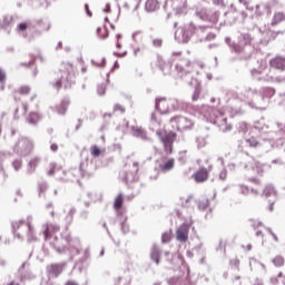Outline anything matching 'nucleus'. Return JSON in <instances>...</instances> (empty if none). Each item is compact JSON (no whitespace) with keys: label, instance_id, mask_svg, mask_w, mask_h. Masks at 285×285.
Returning a JSON list of instances; mask_svg holds the SVG:
<instances>
[{"label":"nucleus","instance_id":"nucleus-1","mask_svg":"<svg viewBox=\"0 0 285 285\" xmlns=\"http://www.w3.org/2000/svg\"><path fill=\"white\" fill-rule=\"evenodd\" d=\"M50 246L58 255H68L69 259H75L77 264H83L90 257V252L81 248L79 237L68 232L61 233L60 237L55 236Z\"/></svg>","mask_w":285,"mask_h":285},{"label":"nucleus","instance_id":"nucleus-2","mask_svg":"<svg viewBox=\"0 0 285 285\" xmlns=\"http://www.w3.org/2000/svg\"><path fill=\"white\" fill-rule=\"evenodd\" d=\"M275 92V88L273 87H262L259 90L248 87L243 91V97L250 108L266 110V107H264L267 104L266 99H273Z\"/></svg>","mask_w":285,"mask_h":285},{"label":"nucleus","instance_id":"nucleus-3","mask_svg":"<svg viewBox=\"0 0 285 285\" xmlns=\"http://www.w3.org/2000/svg\"><path fill=\"white\" fill-rule=\"evenodd\" d=\"M197 68H205L204 62H193L187 58H180L175 63L174 72L178 79L188 83V81L193 80L195 75H199V70H197Z\"/></svg>","mask_w":285,"mask_h":285},{"label":"nucleus","instance_id":"nucleus-4","mask_svg":"<svg viewBox=\"0 0 285 285\" xmlns=\"http://www.w3.org/2000/svg\"><path fill=\"white\" fill-rule=\"evenodd\" d=\"M11 227L13 237L20 242H23L26 237L29 244H31V242H37V234L35 233V227L32 226L31 216L27 217V219L11 222Z\"/></svg>","mask_w":285,"mask_h":285},{"label":"nucleus","instance_id":"nucleus-5","mask_svg":"<svg viewBox=\"0 0 285 285\" xmlns=\"http://www.w3.org/2000/svg\"><path fill=\"white\" fill-rule=\"evenodd\" d=\"M203 110L206 111L205 117H208L209 121L217 126L220 132H230L233 130V125L228 124V118L224 110L215 106H203Z\"/></svg>","mask_w":285,"mask_h":285},{"label":"nucleus","instance_id":"nucleus-6","mask_svg":"<svg viewBox=\"0 0 285 285\" xmlns=\"http://www.w3.org/2000/svg\"><path fill=\"white\" fill-rule=\"evenodd\" d=\"M38 26H43V19L20 22L16 27V32L19 37H22V39L35 41V39H39V37L43 35V31L37 28Z\"/></svg>","mask_w":285,"mask_h":285},{"label":"nucleus","instance_id":"nucleus-7","mask_svg":"<svg viewBox=\"0 0 285 285\" xmlns=\"http://www.w3.org/2000/svg\"><path fill=\"white\" fill-rule=\"evenodd\" d=\"M161 121H159V119H157V114L153 112L151 114V118H150V130H153V132L156 131V135L159 137L161 144L164 145V149L166 155H170V153H173V144H175V139L177 137V134L175 131H169V132H164L161 130H159V126H160Z\"/></svg>","mask_w":285,"mask_h":285},{"label":"nucleus","instance_id":"nucleus-8","mask_svg":"<svg viewBox=\"0 0 285 285\" xmlns=\"http://www.w3.org/2000/svg\"><path fill=\"white\" fill-rule=\"evenodd\" d=\"M208 32V27L206 26H199L196 27L193 24V22L185 24L183 29L175 32V39L178 41V43H188L190 41V37L193 35H196L198 37L199 41H204L206 35Z\"/></svg>","mask_w":285,"mask_h":285},{"label":"nucleus","instance_id":"nucleus-9","mask_svg":"<svg viewBox=\"0 0 285 285\" xmlns=\"http://www.w3.org/2000/svg\"><path fill=\"white\" fill-rule=\"evenodd\" d=\"M225 43L235 52L236 55H245V59H248L250 57V50H253V47L250 43H253V36L250 33H240L238 36V43L233 41L230 37L225 38Z\"/></svg>","mask_w":285,"mask_h":285},{"label":"nucleus","instance_id":"nucleus-10","mask_svg":"<svg viewBox=\"0 0 285 285\" xmlns=\"http://www.w3.org/2000/svg\"><path fill=\"white\" fill-rule=\"evenodd\" d=\"M72 83H75V72H72V66L67 65L59 70V76L56 81L51 82V86L56 90L62 87L68 90V88H72Z\"/></svg>","mask_w":285,"mask_h":285},{"label":"nucleus","instance_id":"nucleus-11","mask_svg":"<svg viewBox=\"0 0 285 285\" xmlns=\"http://www.w3.org/2000/svg\"><path fill=\"white\" fill-rule=\"evenodd\" d=\"M95 173V167H92V161H89L86 159L85 161L80 163L79 167L71 168L69 171H67L68 176H71L73 178H69L70 181H78L81 179V177H92Z\"/></svg>","mask_w":285,"mask_h":285},{"label":"nucleus","instance_id":"nucleus-12","mask_svg":"<svg viewBox=\"0 0 285 285\" xmlns=\"http://www.w3.org/2000/svg\"><path fill=\"white\" fill-rule=\"evenodd\" d=\"M32 150H35V142L30 138L23 136L18 138L13 146V153L19 157H29V155H32Z\"/></svg>","mask_w":285,"mask_h":285},{"label":"nucleus","instance_id":"nucleus-13","mask_svg":"<svg viewBox=\"0 0 285 285\" xmlns=\"http://www.w3.org/2000/svg\"><path fill=\"white\" fill-rule=\"evenodd\" d=\"M257 30L261 33V46H268L271 41H275V39H277L278 37H285V30L274 31L271 29H265L262 31L259 27H257Z\"/></svg>","mask_w":285,"mask_h":285},{"label":"nucleus","instance_id":"nucleus-14","mask_svg":"<svg viewBox=\"0 0 285 285\" xmlns=\"http://www.w3.org/2000/svg\"><path fill=\"white\" fill-rule=\"evenodd\" d=\"M19 21V16L17 14H6L0 19V32L10 36L12 32V27Z\"/></svg>","mask_w":285,"mask_h":285},{"label":"nucleus","instance_id":"nucleus-15","mask_svg":"<svg viewBox=\"0 0 285 285\" xmlns=\"http://www.w3.org/2000/svg\"><path fill=\"white\" fill-rule=\"evenodd\" d=\"M196 14L202 21H207L208 23H217L219 21V11L213 9L203 8L197 10Z\"/></svg>","mask_w":285,"mask_h":285},{"label":"nucleus","instance_id":"nucleus-16","mask_svg":"<svg viewBox=\"0 0 285 285\" xmlns=\"http://www.w3.org/2000/svg\"><path fill=\"white\" fill-rule=\"evenodd\" d=\"M184 264V259L179 254H174L170 252H165V266L169 271H175V268H178V266H181Z\"/></svg>","mask_w":285,"mask_h":285},{"label":"nucleus","instance_id":"nucleus-17","mask_svg":"<svg viewBox=\"0 0 285 285\" xmlns=\"http://www.w3.org/2000/svg\"><path fill=\"white\" fill-rule=\"evenodd\" d=\"M126 167L131 168L129 171H125L124 181L125 184H135L137 181V173H139V163L134 161L131 165L126 164Z\"/></svg>","mask_w":285,"mask_h":285},{"label":"nucleus","instance_id":"nucleus-18","mask_svg":"<svg viewBox=\"0 0 285 285\" xmlns=\"http://www.w3.org/2000/svg\"><path fill=\"white\" fill-rule=\"evenodd\" d=\"M171 121L177 125L178 130H188L193 128V120L184 116L171 118Z\"/></svg>","mask_w":285,"mask_h":285},{"label":"nucleus","instance_id":"nucleus-19","mask_svg":"<svg viewBox=\"0 0 285 285\" xmlns=\"http://www.w3.org/2000/svg\"><path fill=\"white\" fill-rule=\"evenodd\" d=\"M188 233H190V225L184 223L176 230L177 242H181L183 244L188 242Z\"/></svg>","mask_w":285,"mask_h":285},{"label":"nucleus","instance_id":"nucleus-20","mask_svg":"<svg viewBox=\"0 0 285 285\" xmlns=\"http://www.w3.org/2000/svg\"><path fill=\"white\" fill-rule=\"evenodd\" d=\"M158 168L160 173H170V170L175 168V158H160V160H158Z\"/></svg>","mask_w":285,"mask_h":285},{"label":"nucleus","instance_id":"nucleus-21","mask_svg":"<svg viewBox=\"0 0 285 285\" xmlns=\"http://www.w3.org/2000/svg\"><path fill=\"white\" fill-rule=\"evenodd\" d=\"M18 274L20 275V279H35V274L30 271V263L24 262L18 269Z\"/></svg>","mask_w":285,"mask_h":285},{"label":"nucleus","instance_id":"nucleus-22","mask_svg":"<svg viewBox=\"0 0 285 285\" xmlns=\"http://www.w3.org/2000/svg\"><path fill=\"white\" fill-rule=\"evenodd\" d=\"M168 109L167 111L170 112L173 110H186L188 105L177 98H169L167 102Z\"/></svg>","mask_w":285,"mask_h":285},{"label":"nucleus","instance_id":"nucleus-23","mask_svg":"<svg viewBox=\"0 0 285 285\" xmlns=\"http://www.w3.org/2000/svg\"><path fill=\"white\" fill-rule=\"evenodd\" d=\"M187 86H190L194 88V95L191 97L193 101H197L199 99V96L202 95V82L195 77H191V80L188 81Z\"/></svg>","mask_w":285,"mask_h":285},{"label":"nucleus","instance_id":"nucleus-24","mask_svg":"<svg viewBox=\"0 0 285 285\" xmlns=\"http://www.w3.org/2000/svg\"><path fill=\"white\" fill-rule=\"evenodd\" d=\"M63 268H66L65 263L51 264V265L47 266V273H48L49 277H57L58 275L63 273Z\"/></svg>","mask_w":285,"mask_h":285},{"label":"nucleus","instance_id":"nucleus-25","mask_svg":"<svg viewBox=\"0 0 285 285\" xmlns=\"http://www.w3.org/2000/svg\"><path fill=\"white\" fill-rule=\"evenodd\" d=\"M41 164V157L33 156L30 158L29 163L27 164V175H35L37 173V168Z\"/></svg>","mask_w":285,"mask_h":285},{"label":"nucleus","instance_id":"nucleus-26","mask_svg":"<svg viewBox=\"0 0 285 285\" xmlns=\"http://www.w3.org/2000/svg\"><path fill=\"white\" fill-rule=\"evenodd\" d=\"M271 68H274V70H281L284 72L285 70V57L276 56L275 58L269 60Z\"/></svg>","mask_w":285,"mask_h":285},{"label":"nucleus","instance_id":"nucleus-27","mask_svg":"<svg viewBox=\"0 0 285 285\" xmlns=\"http://www.w3.org/2000/svg\"><path fill=\"white\" fill-rule=\"evenodd\" d=\"M254 14L255 17H264V14H271V3H259L256 4L254 8Z\"/></svg>","mask_w":285,"mask_h":285},{"label":"nucleus","instance_id":"nucleus-28","mask_svg":"<svg viewBox=\"0 0 285 285\" xmlns=\"http://www.w3.org/2000/svg\"><path fill=\"white\" fill-rule=\"evenodd\" d=\"M117 219L120 223V230L122 235H128L130 233V226L126 224V222L128 220V216H126L124 213L118 212Z\"/></svg>","mask_w":285,"mask_h":285},{"label":"nucleus","instance_id":"nucleus-29","mask_svg":"<svg viewBox=\"0 0 285 285\" xmlns=\"http://www.w3.org/2000/svg\"><path fill=\"white\" fill-rule=\"evenodd\" d=\"M41 119H43V116L37 111H31L26 117V121L29 126H38Z\"/></svg>","mask_w":285,"mask_h":285},{"label":"nucleus","instance_id":"nucleus-30","mask_svg":"<svg viewBox=\"0 0 285 285\" xmlns=\"http://www.w3.org/2000/svg\"><path fill=\"white\" fill-rule=\"evenodd\" d=\"M193 179L196 181V184H204L208 179V169L200 168L198 169L194 175Z\"/></svg>","mask_w":285,"mask_h":285},{"label":"nucleus","instance_id":"nucleus-31","mask_svg":"<svg viewBox=\"0 0 285 285\" xmlns=\"http://www.w3.org/2000/svg\"><path fill=\"white\" fill-rule=\"evenodd\" d=\"M27 4L30 6V8H33L35 10L39 8H43L45 10L50 8V1L48 0H24Z\"/></svg>","mask_w":285,"mask_h":285},{"label":"nucleus","instance_id":"nucleus-32","mask_svg":"<svg viewBox=\"0 0 285 285\" xmlns=\"http://www.w3.org/2000/svg\"><path fill=\"white\" fill-rule=\"evenodd\" d=\"M69 106H70V98L65 97V98H62L60 104L56 106V112L58 115H66V112L68 111Z\"/></svg>","mask_w":285,"mask_h":285},{"label":"nucleus","instance_id":"nucleus-33","mask_svg":"<svg viewBox=\"0 0 285 285\" xmlns=\"http://www.w3.org/2000/svg\"><path fill=\"white\" fill-rule=\"evenodd\" d=\"M249 168L256 175H264V165L262 163L257 161V160H253L252 167H248L247 164L244 165V170H248Z\"/></svg>","mask_w":285,"mask_h":285},{"label":"nucleus","instance_id":"nucleus-34","mask_svg":"<svg viewBox=\"0 0 285 285\" xmlns=\"http://www.w3.org/2000/svg\"><path fill=\"white\" fill-rule=\"evenodd\" d=\"M43 232H42V235H43V238H45V242H48V239H50V228H51V230H52V233H59V225H57V224H52V225H50V224H45L43 225Z\"/></svg>","mask_w":285,"mask_h":285},{"label":"nucleus","instance_id":"nucleus-35","mask_svg":"<svg viewBox=\"0 0 285 285\" xmlns=\"http://www.w3.org/2000/svg\"><path fill=\"white\" fill-rule=\"evenodd\" d=\"M150 259L155 262L156 266H159L161 262V249L157 245H154L150 252Z\"/></svg>","mask_w":285,"mask_h":285},{"label":"nucleus","instance_id":"nucleus-36","mask_svg":"<svg viewBox=\"0 0 285 285\" xmlns=\"http://www.w3.org/2000/svg\"><path fill=\"white\" fill-rule=\"evenodd\" d=\"M225 14H240V21H245L248 17V13H246V11L239 10V8H237V6L233 3L229 6V9L227 12H225Z\"/></svg>","mask_w":285,"mask_h":285},{"label":"nucleus","instance_id":"nucleus-37","mask_svg":"<svg viewBox=\"0 0 285 285\" xmlns=\"http://www.w3.org/2000/svg\"><path fill=\"white\" fill-rule=\"evenodd\" d=\"M198 209L203 210V213H206V210L209 213H213V207H210V199L208 198H203L200 200H198Z\"/></svg>","mask_w":285,"mask_h":285},{"label":"nucleus","instance_id":"nucleus-38","mask_svg":"<svg viewBox=\"0 0 285 285\" xmlns=\"http://www.w3.org/2000/svg\"><path fill=\"white\" fill-rule=\"evenodd\" d=\"M131 135L134 137H137L138 139H142V140L148 139V137L146 136V130H144V128L141 127L131 126Z\"/></svg>","mask_w":285,"mask_h":285},{"label":"nucleus","instance_id":"nucleus-39","mask_svg":"<svg viewBox=\"0 0 285 285\" xmlns=\"http://www.w3.org/2000/svg\"><path fill=\"white\" fill-rule=\"evenodd\" d=\"M224 17L229 26L237 23V21H242V14L239 13H224Z\"/></svg>","mask_w":285,"mask_h":285},{"label":"nucleus","instance_id":"nucleus-40","mask_svg":"<svg viewBox=\"0 0 285 285\" xmlns=\"http://www.w3.org/2000/svg\"><path fill=\"white\" fill-rule=\"evenodd\" d=\"M146 12H156L159 10V1L158 0H147L145 3Z\"/></svg>","mask_w":285,"mask_h":285},{"label":"nucleus","instance_id":"nucleus-41","mask_svg":"<svg viewBox=\"0 0 285 285\" xmlns=\"http://www.w3.org/2000/svg\"><path fill=\"white\" fill-rule=\"evenodd\" d=\"M171 3L173 10L176 11V14H181L184 12V9L181 8V1L180 0H168L165 4V8Z\"/></svg>","mask_w":285,"mask_h":285},{"label":"nucleus","instance_id":"nucleus-42","mask_svg":"<svg viewBox=\"0 0 285 285\" xmlns=\"http://www.w3.org/2000/svg\"><path fill=\"white\" fill-rule=\"evenodd\" d=\"M266 70V66L264 63H261L258 68H253L250 70V75L253 79L259 78V75H264V71Z\"/></svg>","mask_w":285,"mask_h":285},{"label":"nucleus","instance_id":"nucleus-43","mask_svg":"<svg viewBox=\"0 0 285 285\" xmlns=\"http://www.w3.org/2000/svg\"><path fill=\"white\" fill-rule=\"evenodd\" d=\"M282 21H285V11H278L274 13L272 26H277L278 23H282Z\"/></svg>","mask_w":285,"mask_h":285},{"label":"nucleus","instance_id":"nucleus-44","mask_svg":"<svg viewBox=\"0 0 285 285\" xmlns=\"http://www.w3.org/2000/svg\"><path fill=\"white\" fill-rule=\"evenodd\" d=\"M11 166L16 170V173H19V170H21V168H23V159L22 158H14L11 161Z\"/></svg>","mask_w":285,"mask_h":285},{"label":"nucleus","instance_id":"nucleus-45","mask_svg":"<svg viewBox=\"0 0 285 285\" xmlns=\"http://www.w3.org/2000/svg\"><path fill=\"white\" fill-rule=\"evenodd\" d=\"M121 206H124V195L122 194H119L116 199H115V203H114V208L117 210V214L118 213H121L119 212V209L121 208Z\"/></svg>","mask_w":285,"mask_h":285},{"label":"nucleus","instance_id":"nucleus-46","mask_svg":"<svg viewBox=\"0 0 285 285\" xmlns=\"http://www.w3.org/2000/svg\"><path fill=\"white\" fill-rule=\"evenodd\" d=\"M263 195H265V197H273V195H277V191L273 185H267L263 190Z\"/></svg>","mask_w":285,"mask_h":285},{"label":"nucleus","instance_id":"nucleus-47","mask_svg":"<svg viewBox=\"0 0 285 285\" xmlns=\"http://www.w3.org/2000/svg\"><path fill=\"white\" fill-rule=\"evenodd\" d=\"M256 81H263L264 83H274L275 77L267 73V75L259 76L258 78H256Z\"/></svg>","mask_w":285,"mask_h":285},{"label":"nucleus","instance_id":"nucleus-48","mask_svg":"<svg viewBox=\"0 0 285 285\" xmlns=\"http://www.w3.org/2000/svg\"><path fill=\"white\" fill-rule=\"evenodd\" d=\"M238 3H240V6H244V8L246 10H249V12H253V10H255V7H253L252 0H238Z\"/></svg>","mask_w":285,"mask_h":285},{"label":"nucleus","instance_id":"nucleus-49","mask_svg":"<svg viewBox=\"0 0 285 285\" xmlns=\"http://www.w3.org/2000/svg\"><path fill=\"white\" fill-rule=\"evenodd\" d=\"M160 104H166V99L165 98H156V102H155L156 110H158L160 112V115H166V110H163L161 108H159Z\"/></svg>","mask_w":285,"mask_h":285},{"label":"nucleus","instance_id":"nucleus-50","mask_svg":"<svg viewBox=\"0 0 285 285\" xmlns=\"http://www.w3.org/2000/svg\"><path fill=\"white\" fill-rule=\"evenodd\" d=\"M131 39L134 43H141V39H144V36H141V31H136L131 35Z\"/></svg>","mask_w":285,"mask_h":285},{"label":"nucleus","instance_id":"nucleus-51","mask_svg":"<svg viewBox=\"0 0 285 285\" xmlns=\"http://www.w3.org/2000/svg\"><path fill=\"white\" fill-rule=\"evenodd\" d=\"M246 144L249 146V148H257V146H259V141L255 137L246 139Z\"/></svg>","mask_w":285,"mask_h":285},{"label":"nucleus","instance_id":"nucleus-52","mask_svg":"<svg viewBox=\"0 0 285 285\" xmlns=\"http://www.w3.org/2000/svg\"><path fill=\"white\" fill-rule=\"evenodd\" d=\"M57 170H59V166L56 163H51L49 165V170L47 171V175L52 177V175H55V173H57Z\"/></svg>","mask_w":285,"mask_h":285},{"label":"nucleus","instance_id":"nucleus-53","mask_svg":"<svg viewBox=\"0 0 285 285\" xmlns=\"http://www.w3.org/2000/svg\"><path fill=\"white\" fill-rule=\"evenodd\" d=\"M90 153L92 157H99V155H101V148H99L97 145H92L90 147Z\"/></svg>","mask_w":285,"mask_h":285},{"label":"nucleus","instance_id":"nucleus-54","mask_svg":"<svg viewBox=\"0 0 285 285\" xmlns=\"http://www.w3.org/2000/svg\"><path fill=\"white\" fill-rule=\"evenodd\" d=\"M77 213V209L75 207H71L66 216V222L68 224L72 223V216Z\"/></svg>","mask_w":285,"mask_h":285},{"label":"nucleus","instance_id":"nucleus-55","mask_svg":"<svg viewBox=\"0 0 285 285\" xmlns=\"http://www.w3.org/2000/svg\"><path fill=\"white\" fill-rule=\"evenodd\" d=\"M273 264L274 266H284V257L282 256H276L274 259H273Z\"/></svg>","mask_w":285,"mask_h":285},{"label":"nucleus","instance_id":"nucleus-56","mask_svg":"<svg viewBox=\"0 0 285 285\" xmlns=\"http://www.w3.org/2000/svg\"><path fill=\"white\" fill-rule=\"evenodd\" d=\"M196 144L198 148H204L206 146L207 141L205 137H196Z\"/></svg>","mask_w":285,"mask_h":285},{"label":"nucleus","instance_id":"nucleus-57","mask_svg":"<svg viewBox=\"0 0 285 285\" xmlns=\"http://www.w3.org/2000/svg\"><path fill=\"white\" fill-rule=\"evenodd\" d=\"M229 266L232 268H236V271H239V258H233L229 261Z\"/></svg>","mask_w":285,"mask_h":285},{"label":"nucleus","instance_id":"nucleus-58","mask_svg":"<svg viewBox=\"0 0 285 285\" xmlns=\"http://www.w3.org/2000/svg\"><path fill=\"white\" fill-rule=\"evenodd\" d=\"M240 195H248L250 193V189L246 185H238Z\"/></svg>","mask_w":285,"mask_h":285},{"label":"nucleus","instance_id":"nucleus-59","mask_svg":"<svg viewBox=\"0 0 285 285\" xmlns=\"http://www.w3.org/2000/svg\"><path fill=\"white\" fill-rule=\"evenodd\" d=\"M38 190H39V195H41V193H46V190H48V183L46 181L40 183L38 186Z\"/></svg>","mask_w":285,"mask_h":285},{"label":"nucleus","instance_id":"nucleus-60","mask_svg":"<svg viewBox=\"0 0 285 285\" xmlns=\"http://www.w3.org/2000/svg\"><path fill=\"white\" fill-rule=\"evenodd\" d=\"M216 35L214 32L207 31L205 35L204 41H213L215 39Z\"/></svg>","mask_w":285,"mask_h":285},{"label":"nucleus","instance_id":"nucleus-61","mask_svg":"<svg viewBox=\"0 0 285 285\" xmlns=\"http://www.w3.org/2000/svg\"><path fill=\"white\" fill-rule=\"evenodd\" d=\"M18 92H19L20 95H28V92H30V87H28V86H22V87H20V88L18 89Z\"/></svg>","mask_w":285,"mask_h":285},{"label":"nucleus","instance_id":"nucleus-62","mask_svg":"<svg viewBox=\"0 0 285 285\" xmlns=\"http://www.w3.org/2000/svg\"><path fill=\"white\" fill-rule=\"evenodd\" d=\"M178 161L180 164H186V151H179V154H178Z\"/></svg>","mask_w":285,"mask_h":285},{"label":"nucleus","instance_id":"nucleus-63","mask_svg":"<svg viewBox=\"0 0 285 285\" xmlns=\"http://www.w3.org/2000/svg\"><path fill=\"white\" fill-rule=\"evenodd\" d=\"M163 244H168L170 242V233H164L161 236Z\"/></svg>","mask_w":285,"mask_h":285},{"label":"nucleus","instance_id":"nucleus-64","mask_svg":"<svg viewBox=\"0 0 285 285\" xmlns=\"http://www.w3.org/2000/svg\"><path fill=\"white\" fill-rule=\"evenodd\" d=\"M97 92L98 95H106V85L101 83V85H98V88H97Z\"/></svg>","mask_w":285,"mask_h":285}]
</instances>
